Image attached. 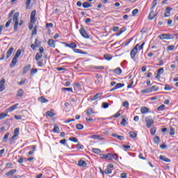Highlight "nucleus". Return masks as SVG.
I'll return each mask as SVG.
<instances>
[{
	"label": "nucleus",
	"instance_id": "1",
	"mask_svg": "<svg viewBox=\"0 0 178 178\" xmlns=\"http://www.w3.org/2000/svg\"><path fill=\"white\" fill-rule=\"evenodd\" d=\"M19 12L15 13L13 16V22L14 23V31H17V29L19 26H22L24 22L23 20H20L19 23Z\"/></svg>",
	"mask_w": 178,
	"mask_h": 178
},
{
	"label": "nucleus",
	"instance_id": "2",
	"mask_svg": "<svg viewBox=\"0 0 178 178\" xmlns=\"http://www.w3.org/2000/svg\"><path fill=\"white\" fill-rule=\"evenodd\" d=\"M158 38H159L160 40H174L175 35L169 33L161 34L158 36Z\"/></svg>",
	"mask_w": 178,
	"mask_h": 178
},
{
	"label": "nucleus",
	"instance_id": "3",
	"mask_svg": "<svg viewBox=\"0 0 178 178\" xmlns=\"http://www.w3.org/2000/svg\"><path fill=\"white\" fill-rule=\"evenodd\" d=\"M145 122H146V127L147 129H150V127H152V124H154V119H152V116H147L145 118Z\"/></svg>",
	"mask_w": 178,
	"mask_h": 178
},
{
	"label": "nucleus",
	"instance_id": "4",
	"mask_svg": "<svg viewBox=\"0 0 178 178\" xmlns=\"http://www.w3.org/2000/svg\"><path fill=\"white\" fill-rule=\"evenodd\" d=\"M15 10H13L10 11V13L8 14V19H9L6 23V29H8V27H9V26H10V23H12V20H13V19H12V16H13V15H15Z\"/></svg>",
	"mask_w": 178,
	"mask_h": 178
},
{
	"label": "nucleus",
	"instance_id": "5",
	"mask_svg": "<svg viewBox=\"0 0 178 178\" xmlns=\"http://www.w3.org/2000/svg\"><path fill=\"white\" fill-rule=\"evenodd\" d=\"M79 33L82 35V37H83V38H90V35H88V33H87L84 27H81L80 29Z\"/></svg>",
	"mask_w": 178,
	"mask_h": 178
},
{
	"label": "nucleus",
	"instance_id": "6",
	"mask_svg": "<svg viewBox=\"0 0 178 178\" xmlns=\"http://www.w3.org/2000/svg\"><path fill=\"white\" fill-rule=\"evenodd\" d=\"M102 97V92L97 93L94 96L90 97V102H92L93 101H97V99H101Z\"/></svg>",
	"mask_w": 178,
	"mask_h": 178
},
{
	"label": "nucleus",
	"instance_id": "7",
	"mask_svg": "<svg viewBox=\"0 0 178 178\" xmlns=\"http://www.w3.org/2000/svg\"><path fill=\"white\" fill-rule=\"evenodd\" d=\"M138 52V49H137V47H134L130 52L131 59H134L135 60L134 58H136V55H137Z\"/></svg>",
	"mask_w": 178,
	"mask_h": 178
},
{
	"label": "nucleus",
	"instance_id": "8",
	"mask_svg": "<svg viewBox=\"0 0 178 178\" xmlns=\"http://www.w3.org/2000/svg\"><path fill=\"white\" fill-rule=\"evenodd\" d=\"M65 47H67L68 48H71L72 49H74L77 48V44L74 42H71L70 44H67L66 42H63Z\"/></svg>",
	"mask_w": 178,
	"mask_h": 178
},
{
	"label": "nucleus",
	"instance_id": "9",
	"mask_svg": "<svg viewBox=\"0 0 178 178\" xmlns=\"http://www.w3.org/2000/svg\"><path fill=\"white\" fill-rule=\"evenodd\" d=\"M15 51V48L13 47H10L8 51H7V55L6 59H9L10 56H12V54H13V51Z\"/></svg>",
	"mask_w": 178,
	"mask_h": 178
},
{
	"label": "nucleus",
	"instance_id": "10",
	"mask_svg": "<svg viewBox=\"0 0 178 178\" xmlns=\"http://www.w3.org/2000/svg\"><path fill=\"white\" fill-rule=\"evenodd\" d=\"M152 11L149 13V15H148V19L149 20H154V19H155V17H156V15H158V13L156 14H154V10H151Z\"/></svg>",
	"mask_w": 178,
	"mask_h": 178
},
{
	"label": "nucleus",
	"instance_id": "11",
	"mask_svg": "<svg viewBox=\"0 0 178 178\" xmlns=\"http://www.w3.org/2000/svg\"><path fill=\"white\" fill-rule=\"evenodd\" d=\"M17 106H19V104H14L13 106L7 108V112H13V111L17 108Z\"/></svg>",
	"mask_w": 178,
	"mask_h": 178
},
{
	"label": "nucleus",
	"instance_id": "12",
	"mask_svg": "<svg viewBox=\"0 0 178 178\" xmlns=\"http://www.w3.org/2000/svg\"><path fill=\"white\" fill-rule=\"evenodd\" d=\"M78 166L81 168H86L87 166V163L84 160H79L78 162Z\"/></svg>",
	"mask_w": 178,
	"mask_h": 178
},
{
	"label": "nucleus",
	"instance_id": "13",
	"mask_svg": "<svg viewBox=\"0 0 178 178\" xmlns=\"http://www.w3.org/2000/svg\"><path fill=\"white\" fill-rule=\"evenodd\" d=\"M16 63H17V58L16 57H14L11 61L10 67H15V66H16Z\"/></svg>",
	"mask_w": 178,
	"mask_h": 178
},
{
	"label": "nucleus",
	"instance_id": "14",
	"mask_svg": "<svg viewBox=\"0 0 178 178\" xmlns=\"http://www.w3.org/2000/svg\"><path fill=\"white\" fill-rule=\"evenodd\" d=\"M48 45H49L51 48H55V42L54 39H49L47 42Z\"/></svg>",
	"mask_w": 178,
	"mask_h": 178
},
{
	"label": "nucleus",
	"instance_id": "15",
	"mask_svg": "<svg viewBox=\"0 0 178 178\" xmlns=\"http://www.w3.org/2000/svg\"><path fill=\"white\" fill-rule=\"evenodd\" d=\"M159 159H160L161 161H163L164 162H167V163L170 162V159H168V158H167V157L165 156H159Z\"/></svg>",
	"mask_w": 178,
	"mask_h": 178
},
{
	"label": "nucleus",
	"instance_id": "16",
	"mask_svg": "<svg viewBox=\"0 0 178 178\" xmlns=\"http://www.w3.org/2000/svg\"><path fill=\"white\" fill-rule=\"evenodd\" d=\"M140 112L141 113H143V115H144L145 113H148L149 112V109L147 107H142L140 109Z\"/></svg>",
	"mask_w": 178,
	"mask_h": 178
},
{
	"label": "nucleus",
	"instance_id": "17",
	"mask_svg": "<svg viewBox=\"0 0 178 178\" xmlns=\"http://www.w3.org/2000/svg\"><path fill=\"white\" fill-rule=\"evenodd\" d=\"M113 72L115 74H122V69L120 67H117L113 70Z\"/></svg>",
	"mask_w": 178,
	"mask_h": 178
},
{
	"label": "nucleus",
	"instance_id": "18",
	"mask_svg": "<svg viewBox=\"0 0 178 178\" xmlns=\"http://www.w3.org/2000/svg\"><path fill=\"white\" fill-rule=\"evenodd\" d=\"M16 172H17L16 169H13L9 172H6V176H13V175H15Z\"/></svg>",
	"mask_w": 178,
	"mask_h": 178
},
{
	"label": "nucleus",
	"instance_id": "19",
	"mask_svg": "<svg viewBox=\"0 0 178 178\" xmlns=\"http://www.w3.org/2000/svg\"><path fill=\"white\" fill-rule=\"evenodd\" d=\"M152 7H151V10H154L155 8H156V5H158V0H154L152 3Z\"/></svg>",
	"mask_w": 178,
	"mask_h": 178
},
{
	"label": "nucleus",
	"instance_id": "20",
	"mask_svg": "<svg viewBox=\"0 0 178 178\" xmlns=\"http://www.w3.org/2000/svg\"><path fill=\"white\" fill-rule=\"evenodd\" d=\"M23 95H24V91L23 90V89H19L17 91V97H23Z\"/></svg>",
	"mask_w": 178,
	"mask_h": 178
},
{
	"label": "nucleus",
	"instance_id": "21",
	"mask_svg": "<svg viewBox=\"0 0 178 178\" xmlns=\"http://www.w3.org/2000/svg\"><path fill=\"white\" fill-rule=\"evenodd\" d=\"M149 89L150 90V92L158 91L159 90V87H157L156 86H153L152 87H149Z\"/></svg>",
	"mask_w": 178,
	"mask_h": 178
},
{
	"label": "nucleus",
	"instance_id": "22",
	"mask_svg": "<svg viewBox=\"0 0 178 178\" xmlns=\"http://www.w3.org/2000/svg\"><path fill=\"white\" fill-rule=\"evenodd\" d=\"M30 69H31V65H26V67H24L23 73L26 74V73H27V72H29Z\"/></svg>",
	"mask_w": 178,
	"mask_h": 178
},
{
	"label": "nucleus",
	"instance_id": "23",
	"mask_svg": "<svg viewBox=\"0 0 178 178\" xmlns=\"http://www.w3.org/2000/svg\"><path fill=\"white\" fill-rule=\"evenodd\" d=\"M42 58V54H40V53H37L35 54V59L37 62H38V60H40V59Z\"/></svg>",
	"mask_w": 178,
	"mask_h": 178
},
{
	"label": "nucleus",
	"instance_id": "24",
	"mask_svg": "<svg viewBox=\"0 0 178 178\" xmlns=\"http://www.w3.org/2000/svg\"><path fill=\"white\" fill-rule=\"evenodd\" d=\"M38 101H40V102H42V104H45L48 102V99H45V97L42 96L38 98Z\"/></svg>",
	"mask_w": 178,
	"mask_h": 178
},
{
	"label": "nucleus",
	"instance_id": "25",
	"mask_svg": "<svg viewBox=\"0 0 178 178\" xmlns=\"http://www.w3.org/2000/svg\"><path fill=\"white\" fill-rule=\"evenodd\" d=\"M154 144H159L161 143V138L159 136H155L153 140Z\"/></svg>",
	"mask_w": 178,
	"mask_h": 178
},
{
	"label": "nucleus",
	"instance_id": "26",
	"mask_svg": "<svg viewBox=\"0 0 178 178\" xmlns=\"http://www.w3.org/2000/svg\"><path fill=\"white\" fill-rule=\"evenodd\" d=\"M53 133H59L60 131V128L59 127L54 125V129H52Z\"/></svg>",
	"mask_w": 178,
	"mask_h": 178
},
{
	"label": "nucleus",
	"instance_id": "27",
	"mask_svg": "<svg viewBox=\"0 0 178 178\" xmlns=\"http://www.w3.org/2000/svg\"><path fill=\"white\" fill-rule=\"evenodd\" d=\"M74 52H75V54H82L83 55H86V51H83V50L79 49H74Z\"/></svg>",
	"mask_w": 178,
	"mask_h": 178
},
{
	"label": "nucleus",
	"instance_id": "28",
	"mask_svg": "<svg viewBox=\"0 0 178 178\" xmlns=\"http://www.w3.org/2000/svg\"><path fill=\"white\" fill-rule=\"evenodd\" d=\"M82 6L85 9H87V8H91V5L88 2H83V3L82 4Z\"/></svg>",
	"mask_w": 178,
	"mask_h": 178
},
{
	"label": "nucleus",
	"instance_id": "29",
	"mask_svg": "<svg viewBox=\"0 0 178 178\" xmlns=\"http://www.w3.org/2000/svg\"><path fill=\"white\" fill-rule=\"evenodd\" d=\"M173 88L172 86H170V85L169 84H165V87H164V90L165 91H170V90H172Z\"/></svg>",
	"mask_w": 178,
	"mask_h": 178
},
{
	"label": "nucleus",
	"instance_id": "30",
	"mask_svg": "<svg viewBox=\"0 0 178 178\" xmlns=\"http://www.w3.org/2000/svg\"><path fill=\"white\" fill-rule=\"evenodd\" d=\"M62 91H64V92H66V91H70V92H73V88H63Z\"/></svg>",
	"mask_w": 178,
	"mask_h": 178
},
{
	"label": "nucleus",
	"instance_id": "31",
	"mask_svg": "<svg viewBox=\"0 0 178 178\" xmlns=\"http://www.w3.org/2000/svg\"><path fill=\"white\" fill-rule=\"evenodd\" d=\"M142 94H149L151 92V90H149V88H147L146 89L141 90Z\"/></svg>",
	"mask_w": 178,
	"mask_h": 178
},
{
	"label": "nucleus",
	"instance_id": "32",
	"mask_svg": "<svg viewBox=\"0 0 178 178\" xmlns=\"http://www.w3.org/2000/svg\"><path fill=\"white\" fill-rule=\"evenodd\" d=\"M104 59H106V60H111L112 59L113 56L109 54H104Z\"/></svg>",
	"mask_w": 178,
	"mask_h": 178
},
{
	"label": "nucleus",
	"instance_id": "33",
	"mask_svg": "<svg viewBox=\"0 0 178 178\" xmlns=\"http://www.w3.org/2000/svg\"><path fill=\"white\" fill-rule=\"evenodd\" d=\"M122 87H124V83H117L116 86H115V88L116 90H118V88H122Z\"/></svg>",
	"mask_w": 178,
	"mask_h": 178
},
{
	"label": "nucleus",
	"instance_id": "34",
	"mask_svg": "<svg viewBox=\"0 0 178 178\" xmlns=\"http://www.w3.org/2000/svg\"><path fill=\"white\" fill-rule=\"evenodd\" d=\"M21 55H22V50L18 49V50L16 51L14 58H19Z\"/></svg>",
	"mask_w": 178,
	"mask_h": 178
},
{
	"label": "nucleus",
	"instance_id": "35",
	"mask_svg": "<svg viewBox=\"0 0 178 178\" xmlns=\"http://www.w3.org/2000/svg\"><path fill=\"white\" fill-rule=\"evenodd\" d=\"M92 113H94V111H92V108H88L86 111V115L88 116L92 115Z\"/></svg>",
	"mask_w": 178,
	"mask_h": 178
},
{
	"label": "nucleus",
	"instance_id": "36",
	"mask_svg": "<svg viewBox=\"0 0 178 178\" xmlns=\"http://www.w3.org/2000/svg\"><path fill=\"white\" fill-rule=\"evenodd\" d=\"M76 128L77 129V130H83V129H84V125L81 124H77L76 125Z\"/></svg>",
	"mask_w": 178,
	"mask_h": 178
},
{
	"label": "nucleus",
	"instance_id": "37",
	"mask_svg": "<svg viewBox=\"0 0 178 178\" xmlns=\"http://www.w3.org/2000/svg\"><path fill=\"white\" fill-rule=\"evenodd\" d=\"M155 133H156V127L150 129V134H152V136H155Z\"/></svg>",
	"mask_w": 178,
	"mask_h": 178
},
{
	"label": "nucleus",
	"instance_id": "38",
	"mask_svg": "<svg viewBox=\"0 0 178 178\" xmlns=\"http://www.w3.org/2000/svg\"><path fill=\"white\" fill-rule=\"evenodd\" d=\"M129 137L131 138H136V137H137V134H136L133 131H131V132H129Z\"/></svg>",
	"mask_w": 178,
	"mask_h": 178
},
{
	"label": "nucleus",
	"instance_id": "39",
	"mask_svg": "<svg viewBox=\"0 0 178 178\" xmlns=\"http://www.w3.org/2000/svg\"><path fill=\"white\" fill-rule=\"evenodd\" d=\"M109 107V103L108 102H103L102 104V108H104V109H106V108Z\"/></svg>",
	"mask_w": 178,
	"mask_h": 178
},
{
	"label": "nucleus",
	"instance_id": "40",
	"mask_svg": "<svg viewBox=\"0 0 178 178\" xmlns=\"http://www.w3.org/2000/svg\"><path fill=\"white\" fill-rule=\"evenodd\" d=\"M92 152H94V154H101V149L98 148H92Z\"/></svg>",
	"mask_w": 178,
	"mask_h": 178
},
{
	"label": "nucleus",
	"instance_id": "41",
	"mask_svg": "<svg viewBox=\"0 0 178 178\" xmlns=\"http://www.w3.org/2000/svg\"><path fill=\"white\" fill-rule=\"evenodd\" d=\"M6 116H8L7 113H0V120H2V119H5Z\"/></svg>",
	"mask_w": 178,
	"mask_h": 178
},
{
	"label": "nucleus",
	"instance_id": "42",
	"mask_svg": "<svg viewBox=\"0 0 178 178\" xmlns=\"http://www.w3.org/2000/svg\"><path fill=\"white\" fill-rule=\"evenodd\" d=\"M70 141H73L74 143H79V139L76 137H70L69 138Z\"/></svg>",
	"mask_w": 178,
	"mask_h": 178
},
{
	"label": "nucleus",
	"instance_id": "43",
	"mask_svg": "<svg viewBox=\"0 0 178 178\" xmlns=\"http://www.w3.org/2000/svg\"><path fill=\"white\" fill-rule=\"evenodd\" d=\"M113 158V154L112 153L107 154V159H108L109 161H112Z\"/></svg>",
	"mask_w": 178,
	"mask_h": 178
},
{
	"label": "nucleus",
	"instance_id": "44",
	"mask_svg": "<svg viewBox=\"0 0 178 178\" xmlns=\"http://www.w3.org/2000/svg\"><path fill=\"white\" fill-rule=\"evenodd\" d=\"M104 173H106V175H111V173H112V169L108 168L105 170Z\"/></svg>",
	"mask_w": 178,
	"mask_h": 178
},
{
	"label": "nucleus",
	"instance_id": "45",
	"mask_svg": "<svg viewBox=\"0 0 178 178\" xmlns=\"http://www.w3.org/2000/svg\"><path fill=\"white\" fill-rule=\"evenodd\" d=\"M133 39H134V38H130L129 40H127L126 42H124L123 43V45H124V47L129 45V44H130V42H131V41H133Z\"/></svg>",
	"mask_w": 178,
	"mask_h": 178
},
{
	"label": "nucleus",
	"instance_id": "46",
	"mask_svg": "<svg viewBox=\"0 0 178 178\" xmlns=\"http://www.w3.org/2000/svg\"><path fill=\"white\" fill-rule=\"evenodd\" d=\"M40 45H41V42H38V39H35V47L36 48H38V47H40Z\"/></svg>",
	"mask_w": 178,
	"mask_h": 178
},
{
	"label": "nucleus",
	"instance_id": "47",
	"mask_svg": "<svg viewBox=\"0 0 178 178\" xmlns=\"http://www.w3.org/2000/svg\"><path fill=\"white\" fill-rule=\"evenodd\" d=\"M165 10H166L168 15H170V12H172V10H173V8L167 7V8H165Z\"/></svg>",
	"mask_w": 178,
	"mask_h": 178
},
{
	"label": "nucleus",
	"instance_id": "48",
	"mask_svg": "<svg viewBox=\"0 0 178 178\" xmlns=\"http://www.w3.org/2000/svg\"><path fill=\"white\" fill-rule=\"evenodd\" d=\"M120 124H122V126L125 127L126 124H127V121L126 120V119L123 118L120 122Z\"/></svg>",
	"mask_w": 178,
	"mask_h": 178
},
{
	"label": "nucleus",
	"instance_id": "49",
	"mask_svg": "<svg viewBox=\"0 0 178 178\" xmlns=\"http://www.w3.org/2000/svg\"><path fill=\"white\" fill-rule=\"evenodd\" d=\"M165 109V104H161L160 106L158 107L157 111H162Z\"/></svg>",
	"mask_w": 178,
	"mask_h": 178
},
{
	"label": "nucleus",
	"instance_id": "50",
	"mask_svg": "<svg viewBox=\"0 0 178 178\" xmlns=\"http://www.w3.org/2000/svg\"><path fill=\"white\" fill-rule=\"evenodd\" d=\"M46 116H49V118H52L54 116V113H52V111H47Z\"/></svg>",
	"mask_w": 178,
	"mask_h": 178
},
{
	"label": "nucleus",
	"instance_id": "51",
	"mask_svg": "<svg viewBox=\"0 0 178 178\" xmlns=\"http://www.w3.org/2000/svg\"><path fill=\"white\" fill-rule=\"evenodd\" d=\"M36 21H37V19H35V17H31L30 23H31L32 24H34Z\"/></svg>",
	"mask_w": 178,
	"mask_h": 178
},
{
	"label": "nucleus",
	"instance_id": "52",
	"mask_svg": "<svg viewBox=\"0 0 178 178\" xmlns=\"http://www.w3.org/2000/svg\"><path fill=\"white\" fill-rule=\"evenodd\" d=\"M99 156L102 159H108V154H101Z\"/></svg>",
	"mask_w": 178,
	"mask_h": 178
},
{
	"label": "nucleus",
	"instance_id": "53",
	"mask_svg": "<svg viewBox=\"0 0 178 178\" xmlns=\"http://www.w3.org/2000/svg\"><path fill=\"white\" fill-rule=\"evenodd\" d=\"M170 136H175V129L173 127L170 129Z\"/></svg>",
	"mask_w": 178,
	"mask_h": 178
},
{
	"label": "nucleus",
	"instance_id": "54",
	"mask_svg": "<svg viewBox=\"0 0 178 178\" xmlns=\"http://www.w3.org/2000/svg\"><path fill=\"white\" fill-rule=\"evenodd\" d=\"M175 49V45L172 44L167 47L168 51H173Z\"/></svg>",
	"mask_w": 178,
	"mask_h": 178
},
{
	"label": "nucleus",
	"instance_id": "55",
	"mask_svg": "<svg viewBox=\"0 0 178 178\" xmlns=\"http://www.w3.org/2000/svg\"><path fill=\"white\" fill-rule=\"evenodd\" d=\"M19 128H16V129L14 130V135L16 136L17 137L19 136Z\"/></svg>",
	"mask_w": 178,
	"mask_h": 178
},
{
	"label": "nucleus",
	"instance_id": "56",
	"mask_svg": "<svg viewBox=\"0 0 178 178\" xmlns=\"http://www.w3.org/2000/svg\"><path fill=\"white\" fill-rule=\"evenodd\" d=\"M122 106H124V108H129V102L125 101L122 103Z\"/></svg>",
	"mask_w": 178,
	"mask_h": 178
},
{
	"label": "nucleus",
	"instance_id": "57",
	"mask_svg": "<svg viewBox=\"0 0 178 178\" xmlns=\"http://www.w3.org/2000/svg\"><path fill=\"white\" fill-rule=\"evenodd\" d=\"M32 35H37V26H35L32 31Z\"/></svg>",
	"mask_w": 178,
	"mask_h": 178
},
{
	"label": "nucleus",
	"instance_id": "58",
	"mask_svg": "<svg viewBox=\"0 0 178 178\" xmlns=\"http://www.w3.org/2000/svg\"><path fill=\"white\" fill-rule=\"evenodd\" d=\"M138 13V9L136 8L132 11V16H136Z\"/></svg>",
	"mask_w": 178,
	"mask_h": 178
},
{
	"label": "nucleus",
	"instance_id": "59",
	"mask_svg": "<svg viewBox=\"0 0 178 178\" xmlns=\"http://www.w3.org/2000/svg\"><path fill=\"white\" fill-rule=\"evenodd\" d=\"M37 72H38V70H37V69L32 68L31 70V75L35 74V73H37Z\"/></svg>",
	"mask_w": 178,
	"mask_h": 178
},
{
	"label": "nucleus",
	"instance_id": "60",
	"mask_svg": "<svg viewBox=\"0 0 178 178\" xmlns=\"http://www.w3.org/2000/svg\"><path fill=\"white\" fill-rule=\"evenodd\" d=\"M49 27H50V29H52V27H54V24H52V23H47L46 24V29H48Z\"/></svg>",
	"mask_w": 178,
	"mask_h": 178
},
{
	"label": "nucleus",
	"instance_id": "61",
	"mask_svg": "<svg viewBox=\"0 0 178 178\" xmlns=\"http://www.w3.org/2000/svg\"><path fill=\"white\" fill-rule=\"evenodd\" d=\"M157 73L159 74H163V67L159 69Z\"/></svg>",
	"mask_w": 178,
	"mask_h": 178
},
{
	"label": "nucleus",
	"instance_id": "62",
	"mask_svg": "<svg viewBox=\"0 0 178 178\" xmlns=\"http://www.w3.org/2000/svg\"><path fill=\"white\" fill-rule=\"evenodd\" d=\"M35 13H37V11L35 10H33L31 13V17H35Z\"/></svg>",
	"mask_w": 178,
	"mask_h": 178
},
{
	"label": "nucleus",
	"instance_id": "63",
	"mask_svg": "<svg viewBox=\"0 0 178 178\" xmlns=\"http://www.w3.org/2000/svg\"><path fill=\"white\" fill-rule=\"evenodd\" d=\"M60 144H62L63 145H66V139H62L60 140Z\"/></svg>",
	"mask_w": 178,
	"mask_h": 178
},
{
	"label": "nucleus",
	"instance_id": "64",
	"mask_svg": "<svg viewBox=\"0 0 178 178\" xmlns=\"http://www.w3.org/2000/svg\"><path fill=\"white\" fill-rule=\"evenodd\" d=\"M5 90V85L0 84V92L3 91Z\"/></svg>",
	"mask_w": 178,
	"mask_h": 178
}]
</instances>
